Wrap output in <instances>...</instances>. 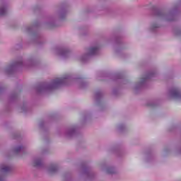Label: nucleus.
Returning a JSON list of instances; mask_svg holds the SVG:
<instances>
[{
  "label": "nucleus",
  "instance_id": "nucleus-1",
  "mask_svg": "<svg viewBox=\"0 0 181 181\" xmlns=\"http://www.w3.org/2000/svg\"><path fill=\"white\" fill-rule=\"evenodd\" d=\"M69 78L68 75H65L62 78H58L54 79L49 84H43L37 88L38 93H44L45 91H50L52 90H54V88H57L62 84H64L66 83V80Z\"/></svg>",
  "mask_w": 181,
  "mask_h": 181
},
{
  "label": "nucleus",
  "instance_id": "nucleus-2",
  "mask_svg": "<svg viewBox=\"0 0 181 181\" xmlns=\"http://www.w3.org/2000/svg\"><path fill=\"white\" fill-rule=\"evenodd\" d=\"M168 96L173 100L181 102V92L177 88H173L168 91Z\"/></svg>",
  "mask_w": 181,
  "mask_h": 181
},
{
  "label": "nucleus",
  "instance_id": "nucleus-3",
  "mask_svg": "<svg viewBox=\"0 0 181 181\" xmlns=\"http://www.w3.org/2000/svg\"><path fill=\"white\" fill-rule=\"evenodd\" d=\"M99 49L100 48H98V47H90L88 51V54L81 57L82 62H86L87 57L93 56V54H97V53H98Z\"/></svg>",
  "mask_w": 181,
  "mask_h": 181
},
{
  "label": "nucleus",
  "instance_id": "nucleus-4",
  "mask_svg": "<svg viewBox=\"0 0 181 181\" xmlns=\"http://www.w3.org/2000/svg\"><path fill=\"white\" fill-rule=\"evenodd\" d=\"M157 15L163 18L165 21H173V15L172 14H165L162 11H158Z\"/></svg>",
  "mask_w": 181,
  "mask_h": 181
},
{
  "label": "nucleus",
  "instance_id": "nucleus-5",
  "mask_svg": "<svg viewBox=\"0 0 181 181\" xmlns=\"http://www.w3.org/2000/svg\"><path fill=\"white\" fill-rule=\"evenodd\" d=\"M19 64H22V62H16L14 65H11L8 66L5 69V72L7 74H11V73H12V71L13 70V69L15 68L16 66H19Z\"/></svg>",
  "mask_w": 181,
  "mask_h": 181
},
{
  "label": "nucleus",
  "instance_id": "nucleus-6",
  "mask_svg": "<svg viewBox=\"0 0 181 181\" xmlns=\"http://www.w3.org/2000/svg\"><path fill=\"white\" fill-rule=\"evenodd\" d=\"M8 172H11V167L6 165H1L0 173H1V175H5V173H8Z\"/></svg>",
  "mask_w": 181,
  "mask_h": 181
},
{
  "label": "nucleus",
  "instance_id": "nucleus-7",
  "mask_svg": "<svg viewBox=\"0 0 181 181\" xmlns=\"http://www.w3.org/2000/svg\"><path fill=\"white\" fill-rule=\"evenodd\" d=\"M58 54L61 56V57L66 59V57H69V56H70V51L67 49H60L58 52Z\"/></svg>",
  "mask_w": 181,
  "mask_h": 181
},
{
  "label": "nucleus",
  "instance_id": "nucleus-8",
  "mask_svg": "<svg viewBox=\"0 0 181 181\" xmlns=\"http://www.w3.org/2000/svg\"><path fill=\"white\" fill-rule=\"evenodd\" d=\"M48 172H49L50 174L54 173V172H57V165H50V166L48 168Z\"/></svg>",
  "mask_w": 181,
  "mask_h": 181
},
{
  "label": "nucleus",
  "instance_id": "nucleus-9",
  "mask_svg": "<svg viewBox=\"0 0 181 181\" xmlns=\"http://www.w3.org/2000/svg\"><path fill=\"white\" fill-rule=\"evenodd\" d=\"M42 165V160L40 159H35L33 162V166H41Z\"/></svg>",
  "mask_w": 181,
  "mask_h": 181
},
{
  "label": "nucleus",
  "instance_id": "nucleus-10",
  "mask_svg": "<svg viewBox=\"0 0 181 181\" xmlns=\"http://www.w3.org/2000/svg\"><path fill=\"white\" fill-rule=\"evenodd\" d=\"M74 134V129H70L66 132L67 136H71Z\"/></svg>",
  "mask_w": 181,
  "mask_h": 181
},
{
  "label": "nucleus",
  "instance_id": "nucleus-11",
  "mask_svg": "<svg viewBox=\"0 0 181 181\" xmlns=\"http://www.w3.org/2000/svg\"><path fill=\"white\" fill-rule=\"evenodd\" d=\"M6 13V8L1 7L0 8V15H5Z\"/></svg>",
  "mask_w": 181,
  "mask_h": 181
},
{
  "label": "nucleus",
  "instance_id": "nucleus-12",
  "mask_svg": "<svg viewBox=\"0 0 181 181\" xmlns=\"http://www.w3.org/2000/svg\"><path fill=\"white\" fill-rule=\"evenodd\" d=\"M107 173H110L111 175L115 173V170L114 168H111L107 170H106Z\"/></svg>",
  "mask_w": 181,
  "mask_h": 181
},
{
  "label": "nucleus",
  "instance_id": "nucleus-13",
  "mask_svg": "<svg viewBox=\"0 0 181 181\" xmlns=\"http://www.w3.org/2000/svg\"><path fill=\"white\" fill-rule=\"evenodd\" d=\"M158 28H159V25H158V24H153L151 25V29H152V30H153L154 29H156Z\"/></svg>",
  "mask_w": 181,
  "mask_h": 181
},
{
  "label": "nucleus",
  "instance_id": "nucleus-14",
  "mask_svg": "<svg viewBox=\"0 0 181 181\" xmlns=\"http://www.w3.org/2000/svg\"><path fill=\"white\" fill-rule=\"evenodd\" d=\"M22 149V147L21 146H18L17 148H16L14 149V151L16 152V153H18V152H20V151Z\"/></svg>",
  "mask_w": 181,
  "mask_h": 181
},
{
  "label": "nucleus",
  "instance_id": "nucleus-15",
  "mask_svg": "<svg viewBox=\"0 0 181 181\" xmlns=\"http://www.w3.org/2000/svg\"><path fill=\"white\" fill-rule=\"evenodd\" d=\"M144 83H145V78H143L141 81L140 86H142V84H144Z\"/></svg>",
  "mask_w": 181,
  "mask_h": 181
},
{
  "label": "nucleus",
  "instance_id": "nucleus-16",
  "mask_svg": "<svg viewBox=\"0 0 181 181\" xmlns=\"http://www.w3.org/2000/svg\"><path fill=\"white\" fill-rule=\"evenodd\" d=\"M0 181H4V178L0 177Z\"/></svg>",
  "mask_w": 181,
  "mask_h": 181
},
{
  "label": "nucleus",
  "instance_id": "nucleus-17",
  "mask_svg": "<svg viewBox=\"0 0 181 181\" xmlns=\"http://www.w3.org/2000/svg\"><path fill=\"white\" fill-rule=\"evenodd\" d=\"M96 97H98V93L96 94Z\"/></svg>",
  "mask_w": 181,
  "mask_h": 181
},
{
  "label": "nucleus",
  "instance_id": "nucleus-18",
  "mask_svg": "<svg viewBox=\"0 0 181 181\" xmlns=\"http://www.w3.org/2000/svg\"><path fill=\"white\" fill-rule=\"evenodd\" d=\"M147 78H150V76H147Z\"/></svg>",
  "mask_w": 181,
  "mask_h": 181
},
{
  "label": "nucleus",
  "instance_id": "nucleus-19",
  "mask_svg": "<svg viewBox=\"0 0 181 181\" xmlns=\"http://www.w3.org/2000/svg\"><path fill=\"white\" fill-rule=\"evenodd\" d=\"M136 88H138V87H137V86H136Z\"/></svg>",
  "mask_w": 181,
  "mask_h": 181
}]
</instances>
